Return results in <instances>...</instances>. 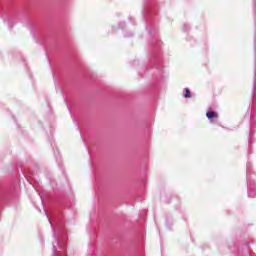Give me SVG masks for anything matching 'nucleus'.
I'll return each mask as SVG.
<instances>
[{
  "label": "nucleus",
  "mask_w": 256,
  "mask_h": 256,
  "mask_svg": "<svg viewBox=\"0 0 256 256\" xmlns=\"http://www.w3.org/2000/svg\"><path fill=\"white\" fill-rule=\"evenodd\" d=\"M206 117L207 119H218L219 113H217L216 111H208L206 112Z\"/></svg>",
  "instance_id": "nucleus-1"
},
{
  "label": "nucleus",
  "mask_w": 256,
  "mask_h": 256,
  "mask_svg": "<svg viewBox=\"0 0 256 256\" xmlns=\"http://www.w3.org/2000/svg\"><path fill=\"white\" fill-rule=\"evenodd\" d=\"M184 92H185L184 97L186 99H191V91L189 90V88H184Z\"/></svg>",
  "instance_id": "nucleus-2"
}]
</instances>
